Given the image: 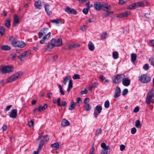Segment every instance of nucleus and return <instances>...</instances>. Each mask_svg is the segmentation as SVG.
<instances>
[{"instance_id":"1","label":"nucleus","mask_w":154,"mask_h":154,"mask_svg":"<svg viewBox=\"0 0 154 154\" xmlns=\"http://www.w3.org/2000/svg\"><path fill=\"white\" fill-rule=\"evenodd\" d=\"M48 29L47 28H44L41 29L38 33L39 38H41L43 35L44 36L40 41L41 44H43L45 41L48 40L51 36V32L48 33Z\"/></svg>"},{"instance_id":"2","label":"nucleus","mask_w":154,"mask_h":154,"mask_svg":"<svg viewBox=\"0 0 154 154\" xmlns=\"http://www.w3.org/2000/svg\"><path fill=\"white\" fill-rule=\"evenodd\" d=\"M9 41L12 46L14 47L23 48L25 47L26 45V43L23 41L17 40L16 38L13 36H11L9 37Z\"/></svg>"},{"instance_id":"3","label":"nucleus","mask_w":154,"mask_h":154,"mask_svg":"<svg viewBox=\"0 0 154 154\" xmlns=\"http://www.w3.org/2000/svg\"><path fill=\"white\" fill-rule=\"evenodd\" d=\"M138 80L141 83H147L150 82L151 78L147 74H143L139 77Z\"/></svg>"},{"instance_id":"4","label":"nucleus","mask_w":154,"mask_h":154,"mask_svg":"<svg viewBox=\"0 0 154 154\" xmlns=\"http://www.w3.org/2000/svg\"><path fill=\"white\" fill-rule=\"evenodd\" d=\"M71 79V77L69 76H66L63 79V83L65 85H66L68 81L69 80V83L68 85V87L67 89V91L68 92H69L71 89L72 88V81Z\"/></svg>"},{"instance_id":"5","label":"nucleus","mask_w":154,"mask_h":154,"mask_svg":"<svg viewBox=\"0 0 154 154\" xmlns=\"http://www.w3.org/2000/svg\"><path fill=\"white\" fill-rule=\"evenodd\" d=\"M23 74L22 72H17L9 77L7 79L8 83H10L15 81Z\"/></svg>"},{"instance_id":"6","label":"nucleus","mask_w":154,"mask_h":154,"mask_svg":"<svg viewBox=\"0 0 154 154\" xmlns=\"http://www.w3.org/2000/svg\"><path fill=\"white\" fill-rule=\"evenodd\" d=\"M104 10L106 12V13H103L102 14V16L103 18H105L111 14L113 13V11H110L111 9V7L110 5H106L104 6Z\"/></svg>"},{"instance_id":"7","label":"nucleus","mask_w":154,"mask_h":154,"mask_svg":"<svg viewBox=\"0 0 154 154\" xmlns=\"http://www.w3.org/2000/svg\"><path fill=\"white\" fill-rule=\"evenodd\" d=\"M125 77V75L123 74L115 75L112 79V82L115 84H118L120 83Z\"/></svg>"},{"instance_id":"8","label":"nucleus","mask_w":154,"mask_h":154,"mask_svg":"<svg viewBox=\"0 0 154 154\" xmlns=\"http://www.w3.org/2000/svg\"><path fill=\"white\" fill-rule=\"evenodd\" d=\"M13 68L12 66H0V71L4 73H9L12 71Z\"/></svg>"},{"instance_id":"9","label":"nucleus","mask_w":154,"mask_h":154,"mask_svg":"<svg viewBox=\"0 0 154 154\" xmlns=\"http://www.w3.org/2000/svg\"><path fill=\"white\" fill-rule=\"evenodd\" d=\"M154 94V90L153 89L150 90L148 93L146 100V103L147 104H149Z\"/></svg>"},{"instance_id":"10","label":"nucleus","mask_w":154,"mask_h":154,"mask_svg":"<svg viewBox=\"0 0 154 154\" xmlns=\"http://www.w3.org/2000/svg\"><path fill=\"white\" fill-rule=\"evenodd\" d=\"M51 41L54 46H60L62 44V40L61 38H53Z\"/></svg>"},{"instance_id":"11","label":"nucleus","mask_w":154,"mask_h":154,"mask_svg":"<svg viewBox=\"0 0 154 154\" xmlns=\"http://www.w3.org/2000/svg\"><path fill=\"white\" fill-rule=\"evenodd\" d=\"M102 110V106L100 105H97L94 109V117L97 118L101 112Z\"/></svg>"},{"instance_id":"12","label":"nucleus","mask_w":154,"mask_h":154,"mask_svg":"<svg viewBox=\"0 0 154 154\" xmlns=\"http://www.w3.org/2000/svg\"><path fill=\"white\" fill-rule=\"evenodd\" d=\"M30 54V52L29 51H26L20 55L18 57V58L22 62L23 60L22 58L26 57L28 55H29Z\"/></svg>"},{"instance_id":"13","label":"nucleus","mask_w":154,"mask_h":154,"mask_svg":"<svg viewBox=\"0 0 154 154\" xmlns=\"http://www.w3.org/2000/svg\"><path fill=\"white\" fill-rule=\"evenodd\" d=\"M121 90L120 88L119 87L116 88L115 91V94L114 97L115 98H117L120 95Z\"/></svg>"},{"instance_id":"14","label":"nucleus","mask_w":154,"mask_h":154,"mask_svg":"<svg viewBox=\"0 0 154 154\" xmlns=\"http://www.w3.org/2000/svg\"><path fill=\"white\" fill-rule=\"evenodd\" d=\"M54 47L53 44L51 41L50 43H48L46 45L44 46V48L48 51H51L54 48Z\"/></svg>"},{"instance_id":"15","label":"nucleus","mask_w":154,"mask_h":154,"mask_svg":"<svg viewBox=\"0 0 154 154\" xmlns=\"http://www.w3.org/2000/svg\"><path fill=\"white\" fill-rule=\"evenodd\" d=\"M106 5H107V4H106L104 5H103L100 3L97 2H95L94 4V7L95 8V9L97 11L100 10L102 7H103L104 8V6Z\"/></svg>"},{"instance_id":"16","label":"nucleus","mask_w":154,"mask_h":154,"mask_svg":"<svg viewBox=\"0 0 154 154\" xmlns=\"http://www.w3.org/2000/svg\"><path fill=\"white\" fill-rule=\"evenodd\" d=\"M130 80L128 78H124L122 80V83L125 86H128L130 84Z\"/></svg>"},{"instance_id":"17","label":"nucleus","mask_w":154,"mask_h":154,"mask_svg":"<svg viewBox=\"0 0 154 154\" xmlns=\"http://www.w3.org/2000/svg\"><path fill=\"white\" fill-rule=\"evenodd\" d=\"M17 109H14L11 110L10 114H9V116L11 118L14 119L17 116Z\"/></svg>"},{"instance_id":"18","label":"nucleus","mask_w":154,"mask_h":154,"mask_svg":"<svg viewBox=\"0 0 154 154\" xmlns=\"http://www.w3.org/2000/svg\"><path fill=\"white\" fill-rule=\"evenodd\" d=\"M65 11L70 14H77V11L74 9H71L69 7H67L65 9Z\"/></svg>"},{"instance_id":"19","label":"nucleus","mask_w":154,"mask_h":154,"mask_svg":"<svg viewBox=\"0 0 154 154\" xmlns=\"http://www.w3.org/2000/svg\"><path fill=\"white\" fill-rule=\"evenodd\" d=\"M45 8L46 13L48 15L52 14V12L50 10V5L48 4H46L45 5Z\"/></svg>"},{"instance_id":"20","label":"nucleus","mask_w":154,"mask_h":154,"mask_svg":"<svg viewBox=\"0 0 154 154\" xmlns=\"http://www.w3.org/2000/svg\"><path fill=\"white\" fill-rule=\"evenodd\" d=\"M80 46L79 44H70L67 46V47H66L65 49L66 50H71L74 48Z\"/></svg>"},{"instance_id":"21","label":"nucleus","mask_w":154,"mask_h":154,"mask_svg":"<svg viewBox=\"0 0 154 154\" xmlns=\"http://www.w3.org/2000/svg\"><path fill=\"white\" fill-rule=\"evenodd\" d=\"M34 5L36 8L41 9L42 8L41 1L40 0H38L36 1L35 2Z\"/></svg>"},{"instance_id":"22","label":"nucleus","mask_w":154,"mask_h":154,"mask_svg":"<svg viewBox=\"0 0 154 154\" xmlns=\"http://www.w3.org/2000/svg\"><path fill=\"white\" fill-rule=\"evenodd\" d=\"M61 125L63 127L69 126L70 124L69 122L65 119H63L61 122Z\"/></svg>"},{"instance_id":"23","label":"nucleus","mask_w":154,"mask_h":154,"mask_svg":"<svg viewBox=\"0 0 154 154\" xmlns=\"http://www.w3.org/2000/svg\"><path fill=\"white\" fill-rule=\"evenodd\" d=\"M130 12L127 11L125 12L122 13L118 16V17H125L128 16L130 14Z\"/></svg>"},{"instance_id":"24","label":"nucleus","mask_w":154,"mask_h":154,"mask_svg":"<svg viewBox=\"0 0 154 154\" xmlns=\"http://www.w3.org/2000/svg\"><path fill=\"white\" fill-rule=\"evenodd\" d=\"M19 23V18L17 15H15L14 16V18L13 22V25L14 26H17V24Z\"/></svg>"},{"instance_id":"25","label":"nucleus","mask_w":154,"mask_h":154,"mask_svg":"<svg viewBox=\"0 0 154 154\" xmlns=\"http://www.w3.org/2000/svg\"><path fill=\"white\" fill-rule=\"evenodd\" d=\"M146 4H147L146 2L145 1H143L139 2L137 3V7L144 6L146 5Z\"/></svg>"},{"instance_id":"26","label":"nucleus","mask_w":154,"mask_h":154,"mask_svg":"<svg viewBox=\"0 0 154 154\" xmlns=\"http://www.w3.org/2000/svg\"><path fill=\"white\" fill-rule=\"evenodd\" d=\"M5 25L8 28H9L11 27L10 20L9 18L5 20Z\"/></svg>"},{"instance_id":"27","label":"nucleus","mask_w":154,"mask_h":154,"mask_svg":"<svg viewBox=\"0 0 154 154\" xmlns=\"http://www.w3.org/2000/svg\"><path fill=\"white\" fill-rule=\"evenodd\" d=\"M137 8V3H135L132 4L131 5L128 6V8L129 9H133Z\"/></svg>"},{"instance_id":"28","label":"nucleus","mask_w":154,"mask_h":154,"mask_svg":"<svg viewBox=\"0 0 154 154\" xmlns=\"http://www.w3.org/2000/svg\"><path fill=\"white\" fill-rule=\"evenodd\" d=\"M71 105L69 107V109L70 110H73L75 107V103L72 100L70 102Z\"/></svg>"},{"instance_id":"29","label":"nucleus","mask_w":154,"mask_h":154,"mask_svg":"<svg viewBox=\"0 0 154 154\" xmlns=\"http://www.w3.org/2000/svg\"><path fill=\"white\" fill-rule=\"evenodd\" d=\"M48 107V105L47 104H45L43 106H39L38 108V110L40 111L42 110H45Z\"/></svg>"},{"instance_id":"30","label":"nucleus","mask_w":154,"mask_h":154,"mask_svg":"<svg viewBox=\"0 0 154 154\" xmlns=\"http://www.w3.org/2000/svg\"><path fill=\"white\" fill-rule=\"evenodd\" d=\"M131 61L133 63H134L137 59V56L136 54L132 53L131 54Z\"/></svg>"},{"instance_id":"31","label":"nucleus","mask_w":154,"mask_h":154,"mask_svg":"<svg viewBox=\"0 0 154 154\" xmlns=\"http://www.w3.org/2000/svg\"><path fill=\"white\" fill-rule=\"evenodd\" d=\"M135 126L137 128H141L142 125L141 124V122L139 120L136 121L135 122Z\"/></svg>"},{"instance_id":"32","label":"nucleus","mask_w":154,"mask_h":154,"mask_svg":"<svg viewBox=\"0 0 154 154\" xmlns=\"http://www.w3.org/2000/svg\"><path fill=\"white\" fill-rule=\"evenodd\" d=\"M84 107L85 110L86 111L90 110L91 109V105L87 103H86V104H85Z\"/></svg>"},{"instance_id":"33","label":"nucleus","mask_w":154,"mask_h":154,"mask_svg":"<svg viewBox=\"0 0 154 154\" xmlns=\"http://www.w3.org/2000/svg\"><path fill=\"white\" fill-rule=\"evenodd\" d=\"M50 22L56 24H58L59 23H61V21L60 19L56 20H50Z\"/></svg>"},{"instance_id":"34","label":"nucleus","mask_w":154,"mask_h":154,"mask_svg":"<svg viewBox=\"0 0 154 154\" xmlns=\"http://www.w3.org/2000/svg\"><path fill=\"white\" fill-rule=\"evenodd\" d=\"M59 143L58 142L55 143L51 145V146L53 148H55L57 149L59 148Z\"/></svg>"},{"instance_id":"35","label":"nucleus","mask_w":154,"mask_h":154,"mask_svg":"<svg viewBox=\"0 0 154 154\" xmlns=\"http://www.w3.org/2000/svg\"><path fill=\"white\" fill-rule=\"evenodd\" d=\"M88 48L90 50L93 51L94 49V47L93 44L91 42H90L88 45Z\"/></svg>"},{"instance_id":"36","label":"nucleus","mask_w":154,"mask_h":154,"mask_svg":"<svg viewBox=\"0 0 154 154\" xmlns=\"http://www.w3.org/2000/svg\"><path fill=\"white\" fill-rule=\"evenodd\" d=\"M1 49L4 50L8 51L11 49V47L8 45H4L1 47Z\"/></svg>"},{"instance_id":"37","label":"nucleus","mask_w":154,"mask_h":154,"mask_svg":"<svg viewBox=\"0 0 154 154\" xmlns=\"http://www.w3.org/2000/svg\"><path fill=\"white\" fill-rule=\"evenodd\" d=\"M108 36V34L106 32H104L102 33L101 35V39L102 40H104L106 39Z\"/></svg>"},{"instance_id":"38","label":"nucleus","mask_w":154,"mask_h":154,"mask_svg":"<svg viewBox=\"0 0 154 154\" xmlns=\"http://www.w3.org/2000/svg\"><path fill=\"white\" fill-rule=\"evenodd\" d=\"M110 149H102L100 152L101 154H108V152H110Z\"/></svg>"},{"instance_id":"39","label":"nucleus","mask_w":154,"mask_h":154,"mask_svg":"<svg viewBox=\"0 0 154 154\" xmlns=\"http://www.w3.org/2000/svg\"><path fill=\"white\" fill-rule=\"evenodd\" d=\"M98 85L97 82H95L94 83L91 84L89 87V90H91L92 88H95L97 87Z\"/></svg>"},{"instance_id":"40","label":"nucleus","mask_w":154,"mask_h":154,"mask_svg":"<svg viewBox=\"0 0 154 154\" xmlns=\"http://www.w3.org/2000/svg\"><path fill=\"white\" fill-rule=\"evenodd\" d=\"M44 140H42L40 142L38 148V150L39 151V150L41 149L42 146H43L44 144Z\"/></svg>"},{"instance_id":"41","label":"nucleus","mask_w":154,"mask_h":154,"mask_svg":"<svg viewBox=\"0 0 154 154\" xmlns=\"http://www.w3.org/2000/svg\"><path fill=\"white\" fill-rule=\"evenodd\" d=\"M101 146L103 149H110V146H106V145L105 143H102L101 144Z\"/></svg>"},{"instance_id":"42","label":"nucleus","mask_w":154,"mask_h":154,"mask_svg":"<svg viewBox=\"0 0 154 154\" xmlns=\"http://www.w3.org/2000/svg\"><path fill=\"white\" fill-rule=\"evenodd\" d=\"M58 85L61 94L62 95H64L65 94L64 92L62 90V86L60 84H58Z\"/></svg>"},{"instance_id":"43","label":"nucleus","mask_w":154,"mask_h":154,"mask_svg":"<svg viewBox=\"0 0 154 154\" xmlns=\"http://www.w3.org/2000/svg\"><path fill=\"white\" fill-rule=\"evenodd\" d=\"M112 57L114 59H117L118 58V52L117 51H115L112 53Z\"/></svg>"},{"instance_id":"44","label":"nucleus","mask_w":154,"mask_h":154,"mask_svg":"<svg viewBox=\"0 0 154 154\" xmlns=\"http://www.w3.org/2000/svg\"><path fill=\"white\" fill-rule=\"evenodd\" d=\"M5 31V28L2 26H0V33L2 35Z\"/></svg>"},{"instance_id":"45","label":"nucleus","mask_w":154,"mask_h":154,"mask_svg":"<svg viewBox=\"0 0 154 154\" xmlns=\"http://www.w3.org/2000/svg\"><path fill=\"white\" fill-rule=\"evenodd\" d=\"M149 61L151 65H153L154 64V57H150L149 59Z\"/></svg>"},{"instance_id":"46","label":"nucleus","mask_w":154,"mask_h":154,"mask_svg":"<svg viewBox=\"0 0 154 154\" xmlns=\"http://www.w3.org/2000/svg\"><path fill=\"white\" fill-rule=\"evenodd\" d=\"M102 132V131L101 128L97 129L96 131V135H99Z\"/></svg>"},{"instance_id":"47","label":"nucleus","mask_w":154,"mask_h":154,"mask_svg":"<svg viewBox=\"0 0 154 154\" xmlns=\"http://www.w3.org/2000/svg\"><path fill=\"white\" fill-rule=\"evenodd\" d=\"M72 78L74 79H80L79 75L78 74H75L73 75Z\"/></svg>"},{"instance_id":"48","label":"nucleus","mask_w":154,"mask_h":154,"mask_svg":"<svg viewBox=\"0 0 154 154\" xmlns=\"http://www.w3.org/2000/svg\"><path fill=\"white\" fill-rule=\"evenodd\" d=\"M143 69L145 70H147L149 68V66L148 64H145L143 67Z\"/></svg>"},{"instance_id":"49","label":"nucleus","mask_w":154,"mask_h":154,"mask_svg":"<svg viewBox=\"0 0 154 154\" xmlns=\"http://www.w3.org/2000/svg\"><path fill=\"white\" fill-rule=\"evenodd\" d=\"M109 106V101H106L104 103V106L106 108H108Z\"/></svg>"},{"instance_id":"50","label":"nucleus","mask_w":154,"mask_h":154,"mask_svg":"<svg viewBox=\"0 0 154 154\" xmlns=\"http://www.w3.org/2000/svg\"><path fill=\"white\" fill-rule=\"evenodd\" d=\"M60 97H59L58 98L57 102V105L60 107L61 106V104L60 103Z\"/></svg>"},{"instance_id":"51","label":"nucleus","mask_w":154,"mask_h":154,"mask_svg":"<svg viewBox=\"0 0 154 154\" xmlns=\"http://www.w3.org/2000/svg\"><path fill=\"white\" fill-rule=\"evenodd\" d=\"M136 131H137V130H136V128H135L134 127V128H132L131 129V133L133 134H134L136 133Z\"/></svg>"},{"instance_id":"52","label":"nucleus","mask_w":154,"mask_h":154,"mask_svg":"<svg viewBox=\"0 0 154 154\" xmlns=\"http://www.w3.org/2000/svg\"><path fill=\"white\" fill-rule=\"evenodd\" d=\"M128 93V90L125 89L123 90L122 92V94L123 96L126 95Z\"/></svg>"},{"instance_id":"53","label":"nucleus","mask_w":154,"mask_h":154,"mask_svg":"<svg viewBox=\"0 0 154 154\" xmlns=\"http://www.w3.org/2000/svg\"><path fill=\"white\" fill-rule=\"evenodd\" d=\"M128 0H119V4H124L126 3Z\"/></svg>"},{"instance_id":"54","label":"nucleus","mask_w":154,"mask_h":154,"mask_svg":"<svg viewBox=\"0 0 154 154\" xmlns=\"http://www.w3.org/2000/svg\"><path fill=\"white\" fill-rule=\"evenodd\" d=\"M139 110V108L138 106L136 107L134 109L133 112L135 113H137L138 112Z\"/></svg>"},{"instance_id":"55","label":"nucleus","mask_w":154,"mask_h":154,"mask_svg":"<svg viewBox=\"0 0 154 154\" xmlns=\"http://www.w3.org/2000/svg\"><path fill=\"white\" fill-rule=\"evenodd\" d=\"M12 106V105H9L6 106V108L5 109V111H8L11 108Z\"/></svg>"},{"instance_id":"56","label":"nucleus","mask_w":154,"mask_h":154,"mask_svg":"<svg viewBox=\"0 0 154 154\" xmlns=\"http://www.w3.org/2000/svg\"><path fill=\"white\" fill-rule=\"evenodd\" d=\"M88 9L87 8H84L83 10V13L85 14H87L88 12Z\"/></svg>"},{"instance_id":"57","label":"nucleus","mask_w":154,"mask_h":154,"mask_svg":"<svg viewBox=\"0 0 154 154\" xmlns=\"http://www.w3.org/2000/svg\"><path fill=\"white\" fill-rule=\"evenodd\" d=\"M87 28V26H85V25H84L81 27V29L82 31H84L86 30Z\"/></svg>"},{"instance_id":"58","label":"nucleus","mask_w":154,"mask_h":154,"mask_svg":"<svg viewBox=\"0 0 154 154\" xmlns=\"http://www.w3.org/2000/svg\"><path fill=\"white\" fill-rule=\"evenodd\" d=\"M125 146L123 144L120 146V149L121 151H123L125 149Z\"/></svg>"},{"instance_id":"59","label":"nucleus","mask_w":154,"mask_h":154,"mask_svg":"<svg viewBox=\"0 0 154 154\" xmlns=\"http://www.w3.org/2000/svg\"><path fill=\"white\" fill-rule=\"evenodd\" d=\"M34 123V122L32 120L30 121L29 122H28V125L30 127H32Z\"/></svg>"},{"instance_id":"60","label":"nucleus","mask_w":154,"mask_h":154,"mask_svg":"<svg viewBox=\"0 0 154 154\" xmlns=\"http://www.w3.org/2000/svg\"><path fill=\"white\" fill-rule=\"evenodd\" d=\"M7 128V125H4L2 127V130L3 131H5L6 130Z\"/></svg>"},{"instance_id":"61","label":"nucleus","mask_w":154,"mask_h":154,"mask_svg":"<svg viewBox=\"0 0 154 154\" xmlns=\"http://www.w3.org/2000/svg\"><path fill=\"white\" fill-rule=\"evenodd\" d=\"M58 57V56L57 55H55L54 56H52L51 57V58H52L53 59L54 61L56 60H57Z\"/></svg>"},{"instance_id":"62","label":"nucleus","mask_w":154,"mask_h":154,"mask_svg":"<svg viewBox=\"0 0 154 154\" xmlns=\"http://www.w3.org/2000/svg\"><path fill=\"white\" fill-rule=\"evenodd\" d=\"M88 92V91L87 90L85 89L84 91H81V94H86Z\"/></svg>"},{"instance_id":"63","label":"nucleus","mask_w":154,"mask_h":154,"mask_svg":"<svg viewBox=\"0 0 154 154\" xmlns=\"http://www.w3.org/2000/svg\"><path fill=\"white\" fill-rule=\"evenodd\" d=\"M93 22L91 19H88L86 21V23L88 24Z\"/></svg>"},{"instance_id":"64","label":"nucleus","mask_w":154,"mask_h":154,"mask_svg":"<svg viewBox=\"0 0 154 154\" xmlns=\"http://www.w3.org/2000/svg\"><path fill=\"white\" fill-rule=\"evenodd\" d=\"M144 16L145 17L147 18V19H149L150 18V14L148 13H146L145 14Z\"/></svg>"}]
</instances>
